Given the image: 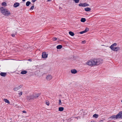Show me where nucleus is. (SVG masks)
<instances>
[{"label":"nucleus","mask_w":122,"mask_h":122,"mask_svg":"<svg viewBox=\"0 0 122 122\" xmlns=\"http://www.w3.org/2000/svg\"><path fill=\"white\" fill-rule=\"evenodd\" d=\"M92 66H93L98 65L102 62V60L101 59H93L91 60Z\"/></svg>","instance_id":"1"},{"label":"nucleus","mask_w":122,"mask_h":122,"mask_svg":"<svg viewBox=\"0 0 122 122\" xmlns=\"http://www.w3.org/2000/svg\"><path fill=\"white\" fill-rule=\"evenodd\" d=\"M4 101L5 102L7 103L8 104H9L10 103L9 101L7 99H4Z\"/></svg>","instance_id":"20"},{"label":"nucleus","mask_w":122,"mask_h":122,"mask_svg":"<svg viewBox=\"0 0 122 122\" xmlns=\"http://www.w3.org/2000/svg\"><path fill=\"white\" fill-rule=\"evenodd\" d=\"M69 34L71 36H73L74 35V33L71 31H69Z\"/></svg>","instance_id":"19"},{"label":"nucleus","mask_w":122,"mask_h":122,"mask_svg":"<svg viewBox=\"0 0 122 122\" xmlns=\"http://www.w3.org/2000/svg\"><path fill=\"white\" fill-rule=\"evenodd\" d=\"M22 87V86H20L17 87L15 88L13 90L14 91H17L20 88H21Z\"/></svg>","instance_id":"10"},{"label":"nucleus","mask_w":122,"mask_h":122,"mask_svg":"<svg viewBox=\"0 0 122 122\" xmlns=\"http://www.w3.org/2000/svg\"><path fill=\"white\" fill-rule=\"evenodd\" d=\"M27 71H24L21 72V74H25L27 73Z\"/></svg>","instance_id":"18"},{"label":"nucleus","mask_w":122,"mask_h":122,"mask_svg":"<svg viewBox=\"0 0 122 122\" xmlns=\"http://www.w3.org/2000/svg\"><path fill=\"white\" fill-rule=\"evenodd\" d=\"M0 10L1 13L5 16H8L11 14L10 11L8 10L3 7L0 8Z\"/></svg>","instance_id":"2"},{"label":"nucleus","mask_w":122,"mask_h":122,"mask_svg":"<svg viewBox=\"0 0 122 122\" xmlns=\"http://www.w3.org/2000/svg\"><path fill=\"white\" fill-rule=\"evenodd\" d=\"M40 95V94L39 93H38L36 94V97H38Z\"/></svg>","instance_id":"28"},{"label":"nucleus","mask_w":122,"mask_h":122,"mask_svg":"<svg viewBox=\"0 0 122 122\" xmlns=\"http://www.w3.org/2000/svg\"><path fill=\"white\" fill-rule=\"evenodd\" d=\"M47 0V1H51V0Z\"/></svg>","instance_id":"39"},{"label":"nucleus","mask_w":122,"mask_h":122,"mask_svg":"<svg viewBox=\"0 0 122 122\" xmlns=\"http://www.w3.org/2000/svg\"><path fill=\"white\" fill-rule=\"evenodd\" d=\"M18 94H19V96L20 97L22 95V92H19Z\"/></svg>","instance_id":"26"},{"label":"nucleus","mask_w":122,"mask_h":122,"mask_svg":"<svg viewBox=\"0 0 122 122\" xmlns=\"http://www.w3.org/2000/svg\"><path fill=\"white\" fill-rule=\"evenodd\" d=\"M118 119H122V111L120 112L117 115Z\"/></svg>","instance_id":"4"},{"label":"nucleus","mask_w":122,"mask_h":122,"mask_svg":"<svg viewBox=\"0 0 122 122\" xmlns=\"http://www.w3.org/2000/svg\"><path fill=\"white\" fill-rule=\"evenodd\" d=\"M88 30H89V29L88 28H86L85 30L84 31H85V32H87V31Z\"/></svg>","instance_id":"34"},{"label":"nucleus","mask_w":122,"mask_h":122,"mask_svg":"<svg viewBox=\"0 0 122 122\" xmlns=\"http://www.w3.org/2000/svg\"><path fill=\"white\" fill-rule=\"evenodd\" d=\"M0 75L2 76L5 77L6 75V73L5 72H1L0 74Z\"/></svg>","instance_id":"12"},{"label":"nucleus","mask_w":122,"mask_h":122,"mask_svg":"<svg viewBox=\"0 0 122 122\" xmlns=\"http://www.w3.org/2000/svg\"><path fill=\"white\" fill-rule=\"evenodd\" d=\"M110 118L111 119H117V115H113Z\"/></svg>","instance_id":"8"},{"label":"nucleus","mask_w":122,"mask_h":122,"mask_svg":"<svg viewBox=\"0 0 122 122\" xmlns=\"http://www.w3.org/2000/svg\"><path fill=\"white\" fill-rule=\"evenodd\" d=\"M26 98L28 100H30L31 99V96H28L26 97Z\"/></svg>","instance_id":"22"},{"label":"nucleus","mask_w":122,"mask_h":122,"mask_svg":"<svg viewBox=\"0 0 122 122\" xmlns=\"http://www.w3.org/2000/svg\"><path fill=\"white\" fill-rule=\"evenodd\" d=\"M22 0L23 1H24L25 0Z\"/></svg>","instance_id":"41"},{"label":"nucleus","mask_w":122,"mask_h":122,"mask_svg":"<svg viewBox=\"0 0 122 122\" xmlns=\"http://www.w3.org/2000/svg\"><path fill=\"white\" fill-rule=\"evenodd\" d=\"M89 5V4L86 3H83V6L86 7Z\"/></svg>","instance_id":"23"},{"label":"nucleus","mask_w":122,"mask_h":122,"mask_svg":"<svg viewBox=\"0 0 122 122\" xmlns=\"http://www.w3.org/2000/svg\"><path fill=\"white\" fill-rule=\"evenodd\" d=\"M86 43V41H82V44H85Z\"/></svg>","instance_id":"35"},{"label":"nucleus","mask_w":122,"mask_h":122,"mask_svg":"<svg viewBox=\"0 0 122 122\" xmlns=\"http://www.w3.org/2000/svg\"><path fill=\"white\" fill-rule=\"evenodd\" d=\"M85 33V31L84 30V31H82L80 32V34H83V33Z\"/></svg>","instance_id":"33"},{"label":"nucleus","mask_w":122,"mask_h":122,"mask_svg":"<svg viewBox=\"0 0 122 122\" xmlns=\"http://www.w3.org/2000/svg\"><path fill=\"white\" fill-rule=\"evenodd\" d=\"M86 21L85 18H82L81 19V22H84Z\"/></svg>","instance_id":"21"},{"label":"nucleus","mask_w":122,"mask_h":122,"mask_svg":"<svg viewBox=\"0 0 122 122\" xmlns=\"http://www.w3.org/2000/svg\"><path fill=\"white\" fill-rule=\"evenodd\" d=\"M34 5L31 6L30 9V10H33L34 9Z\"/></svg>","instance_id":"32"},{"label":"nucleus","mask_w":122,"mask_h":122,"mask_svg":"<svg viewBox=\"0 0 122 122\" xmlns=\"http://www.w3.org/2000/svg\"><path fill=\"white\" fill-rule=\"evenodd\" d=\"M85 10L86 11H90L91 10V9L90 8L86 7L85 8Z\"/></svg>","instance_id":"13"},{"label":"nucleus","mask_w":122,"mask_h":122,"mask_svg":"<svg viewBox=\"0 0 122 122\" xmlns=\"http://www.w3.org/2000/svg\"><path fill=\"white\" fill-rule=\"evenodd\" d=\"M30 1H27L26 2V5L27 6H28L30 4Z\"/></svg>","instance_id":"24"},{"label":"nucleus","mask_w":122,"mask_h":122,"mask_svg":"<svg viewBox=\"0 0 122 122\" xmlns=\"http://www.w3.org/2000/svg\"><path fill=\"white\" fill-rule=\"evenodd\" d=\"M45 103L48 106H49L50 105V102L47 100L45 101Z\"/></svg>","instance_id":"14"},{"label":"nucleus","mask_w":122,"mask_h":122,"mask_svg":"<svg viewBox=\"0 0 122 122\" xmlns=\"http://www.w3.org/2000/svg\"><path fill=\"white\" fill-rule=\"evenodd\" d=\"M59 104L60 105H61L62 104V103L61 100L60 99L59 100Z\"/></svg>","instance_id":"30"},{"label":"nucleus","mask_w":122,"mask_h":122,"mask_svg":"<svg viewBox=\"0 0 122 122\" xmlns=\"http://www.w3.org/2000/svg\"><path fill=\"white\" fill-rule=\"evenodd\" d=\"M52 78V76L51 75H48L46 77V79L48 81L50 80Z\"/></svg>","instance_id":"6"},{"label":"nucleus","mask_w":122,"mask_h":122,"mask_svg":"<svg viewBox=\"0 0 122 122\" xmlns=\"http://www.w3.org/2000/svg\"><path fill=\"white\" fill-rule=\"evenodd\" d=\"M62 45H59L56 46V48L58 49H60L62 48Z\"/></svg>","instance_id":"16"},{"label":"nucleus","mask_w":122,"mask_h":122,"mask_svg":"<svg viewBox=\"0 0 122 122\" xmlns=\"http://www.w3.org/2000/svg\"><path fill=\"white\" fill-rule=\"evenodd\" d=\"M33 2H35L37 0H31Z\"/></svg>","instance_id":"36"},{"label":"nucleus","mask_w":122,"mask_h":122,"mask_svg":"<svg viewBox=\"0 0 122 122\" xmlns=\"http://www.w3.org/2000/svg\"><path fill=\"white\" fill-rule=\"evenodd\" d=\"M42 56L43 58H46L47 57L48 54H46V52H43L42 53Z\"/></svg>","instance_id":"5"},{"label":"nucleus","mask_w":122,"mask_h":122,"mask_svg":"<svg viewBox=\"0 0 122 122\" xmlns=\"http://www.w3.org/2000/svg\"><path fill=\"white\" fill-rule=\"evenodd\" d=\"M86 65H88L90 66H92L91 65V60L88 61L86 62Z\"/></svg>","instance_id":"7"},{"label":"nucleus","mask_w":122,"mask_h":122,"mask_svg":"<svg viewBox=\"0 0 122 122\" xmlns=\"http://www.w3.org/2000/svg\"><path fill=\"white\" fill-rule=\"evenodd\" d=\"M22 112L24 113H26V112L25 111H22Z\"/></svg>","instance_id":"37"},{"label":"nucleus","mask_w":122,"mask_h":122,"mask_svg":"<svg viewBox=\"0 0 122 122\" xmlns=\"http://www.w3.org/2000/svg\"><path fill=\"white\" fill-rule=\"evenodd\" d=\"M117 44L114 43L112 44L110 47L111 50L114 51H117L119 50L120 48L119 47H116Z\"/></svg>","instance_id":"3"},{"label":"nucleus","mask_w":122,"mask_h":122,"mask_svg":"<svg viewBox=\"0 0 122 122\" xmlns=\"http://www.w3.org/2000/svg\"><path fill=\"white\" fill-rule=\"evenodd\" d=\"M20 5L19 3L17 2L15 3L14 5L13 6L14 7H16L19 6Z\"/></svg>","instance_id":"11"},{"label":"nucleus","mask_w":122,"mask_h":122,"mask_svg":"<svg viewBox=\"0 0 122 122\" xmlns=\"http://www.w3.org/2000/svg\"><path fill=\"white\" fill-rule=\"evenodd\" d=\"M90 122H94V121H91Z\"/></svg>","instance_id":"40"},{"label":"nucleus","mask_w":122,"mask_h":122,"mask_svg":"<svg viewBox=\"0 0 122 122\" xmlns=\"http://www.w3.org/2000/svg\"><path fill=\"white\" fill-rule=\"evenodd\" d=\"M2 5L3 6H6V4L5 2H3L2 4Z\"/></svg>","instance_id":"25"},{"label":"nucleus","mask_w":122,"mask_h":122,"mask_svg":"<svg viewBox=\"0 0 122 122\" xmlns=\"http://www.w3.org/2000/svg\"><path fill=\"white\" fill-rule=\"evenodd\" d=\"M57 38L56 37H53L52 38V40L54 41H55L57 40Z\"/></svg>","instance_id":"29"},{"label":"nucleus","mask_w":122,"mask_h":122,"mask_svg":"<svg viewBox=\"0 0 122 122\" xmlns=\"http://www.w3.org/2000/svg\"><path fill=\"white\" fill-rule=\"evenodd\" d=\"M71 72L72 74H75L77 73V71L75 69H73L71 70Z\"/></svg>","instance_id":"9"},{"label":"nucleus","mask_w":122,"mask_h":122,"mask_svg":"<svg viewBox=\"0 0 122 122\" xmlns=\"http://www.w3.org/2000/svg\"><path fill=\"white\" fill-rule=\"evenodd\" d=\"M78 5L80 6H83V3H80Z\"/></svg>","instance_id":"31"},{"label":"nucleus","mask_w":122,"mask_h":122,"mask_svg":"<svg viewBox=\"0 0 122 122\" xmlns=\"http://www.w3.org/2000/svg\"><path fill=\"white\" fill-rule=\"evenodd\" d=\"M64 109V108L62 107H59L58 108L59 111H62Z\"/></svg>","instance_id":"15"},{"label":"nucleus","mask_w":122,"mask_h":122,"mask_svg":"<svg viewBox=\"0 0 122 122\" xmlns=\"http://www.w3.org/2000/svg\"><path fill=\"white\" fill-rule=\"evenodd\" d=\"M76 3H77L79 2V0H73Z\"/></svg>","instance_id":"27"},{"label":"nucleus","mask_w":122,"mask_h":122,"mask_svg":"<svg viewBox=\"0 0 122 122\" xmlns=\"http://www.w3.org/2000/svg\"><path fill=\"white\" fill-rule=\"evenodd\" d=\"M11 36L13 37H14L15 36V35L14 34H13L11 35Z\"/></svg>","instance_id":"38"},{"label":"nucleus","mask_w":122,"mask_h":122,"mask_svg":"<svg viewBox=\"0 0 122 122\" xmlns=\"http://www.w3.org/2000/svg\"><path fill=\"white\" fill-rule=\"evenodd\" d=\"M98 116H99L98 114H95L93 115V117L95 118H97L98 117Z\"/></svg>","instance_id":"17"}]
</instances>
